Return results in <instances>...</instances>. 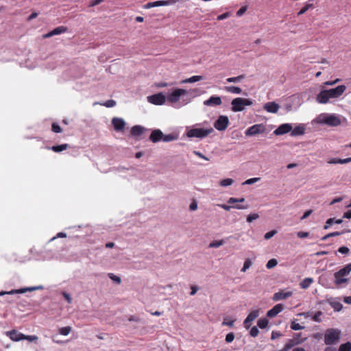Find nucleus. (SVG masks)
<instances>
[{
	"label": "nucleus",
	"mask_w": 351,
	"mask_h": 351,
	"mask_svg": "<svg viewBox=\"0 0 351 351\" xmlns=\"http://www.w3.org/2000/svg\"><path fill=\"white\" fill-rule=\"evenodd\" d=\"M199 93L198 88L186 90L183 88H174L167 94V101L173 108H180L189 104L191 99L197 96Z\"/></svg>",
	"instance_id": "1"
},
{
	"label": "nucleus",
	"mask_w": 351,
	"mask_h": 351,
	"mask_svg": "<svg viewBox=\"0 0 351 351\" xmlns=\"http://www.w3.org/2000/svg\"><path fill=\"white\" fill-rule=\"evenodd\" d=\"M346 90L345 85H339L333 88L322 90L316 97V101L321 104H326L332 99H339Z\"/></svg>",
	"instance_id": "2"
},
{
	"label": "nucleus",
	"mask_w": 351,
	"mask_h": 351,
	"mask_svg": "<svg viewBox=\"0 0 351 351\" xmlns=\"http://www.w3.org/2000/svg\"><path fill=\"white\" fill-rule=\"evenodd\" d=\"M347 119L340 114L322 113L314 119V122L319 125H326L330 127H337Z\"/></svg>",
	"instance_id": "3"
},
{
	"label": "nucleus",
	"mask_w": 351,
	"mask_h": 351,
	"mask_svg": "<svg viewBox=\"0 0 351 351\" xmlns=\"http://www.w3.org/2000/svg\"><path fill=\"white\" fill-rule=\"evenodd\" d=\"M351 272V263L346 265L343 268L334 274V283L338 287H345L349 281Z\"/></svg>",
	"instance_id": "4"
},
{
	"label": "nucleus",
	"mask_w": 351,
	"mask_h": 351,
	"mask_svg": "<svg viewBox=\"0 0 351 351\" xmlns=\"http://www.w3.org/2000/svg\"><path fill=\"white\" fill-rule=\"evenodd\" d=\"M252 104L253 101L250 99L237 97L231 101V110L234 112H241L245 109V106H252Z\"/></svg>",
	"instance_id": "5"
},
{
	"label": "nucleus",
	"mask_w": 351,
	"mask_h": 351,
	"mask_svg": "<svg viewBox=\"0 0 351 351\" xmlns=\"http://www.w3.org/2000/svg\"><path fill=\"white\" fill-rule=\"evenodd\" d=\"M341 337V330L337 328L327 329L324 334V342L326 345L338 343Z\"/></svg>",
	"instance_id": "6"
},
{
	"label": "nucleus",
	"mask_w": 351,
	"mask_h": 351,
	"mask_svg": "<svg viewBox=\"0 0 351 351\" xmlns=\"http://www.w3.org/2000/svg\"><path fill=\"white\" fill-rule=\"evenodd\" d=\"M213 132L212 128H186V136L189 138H203Z\"/></svg>",
	"instance_id": "7"
},
{
	"label": "nucleus",
	"mask_w": 351,
	"mask_h": 351,
	"mask_svg": "<svg viewBox=\"0 0 351 351\" xmlns=\"http://www.w3.org/2000/svg\"><path fill=\"white\" fill-rule=\"evenodd\" d=\"M266 132V126L263 123L254 124L245 131L246 136H253Z\"/></svg>",
	"instance_id": "8"
},
{
	"label": "nucleus",
	"mask_w": 351,
	"mask_h": 351,
	"mask_svg": "<svg viewBox=\"0 0 351 351\" xmlns=\"http://www.w3.org/2000/svg\"><path fill=\"white\" fill-rule=\"evenodd\" d=\"M43 289V286L39 285V286H35V287H24L21 288L19 289H12L9 291H0V296H3L4 295H13L16 293H25L27 291H33L36 290H41Z\"/></svg>",
	"instance_id": "9"
},
{
	"label": "nucleus",
	"mask_w": 351,
	"mask_h": 351,
	"mask_svg": "<svg viewBox=\"0 0 351 351\" xmlns=\"http://www.w3.org/2000/svg\"><path fill=\"white\" fill-rule=\"evenodd\" d=\"M229 125V119L227 116L220 115L214 123V127L218 131H224Z\"/></svg>",
	"instance_id": "10"
},
{
	"label": "nucleus",
	"mask_w": 351,
	"mask_h": 351,
	"mask_svg": "<svg viewBox=\"0 0 351 351\" xmlns=\"http://www.w3.org/2000/svg\"><path fill=\"white\" fill-rule=\"evenodd\" d=\"M147 101L152 104L160 106L166 102L167 95L159 93L147 97Z\"/></svg>",
	"instance_id": "11"
},
{
	"label": "nucleus",
	"mask_w": 351,
	"mask_h": 351,
	"mask_svg": "<svg viewBox=\"0 0 351 351\" xmlns=\"http://www.w3.org/2000/svg\"><path fill=\"white\" fill-rule=\"evenodd\" d=\"M174 3H176L175 0H160V1H154V2H148L147 3H146L143 5V8L145 9H149L152 8L158 7V6H167V5H169Z\"/></svg>",
	"instance_id": "12"
},
{
	"label": "nucleus",
	"mask_w": 351,
	"mask_h": 351,
	"mask_svg": "<svg viewBox=\"0 0 351 351\" xmlns=\"http://www.w3.org/2000/svg\"><path fill=\"white\" fill-rule=\"evenodd\" d=\"M259 314L260 311L258 309L250 312L243 322L244 327L248 329L251 326V323L259 316Z\"/></svg>",
	"instance_id": "13"
},
{
	"label": "nucleus",
	"mask_w": 351,
	"mask_h": 351,
	"mask_svg": "<svg viewBox=\"0 0 351 351\" xmlns=\"http://www.w3.org/2000/svg\"><path fill=\"white\" fill-rule=\"evenodd\" d=\"M292 130V125L291 123H283L279 125L274 131V134L280 136L285 134Z\"/></svg>",
	"instance_id": "14"
},
{
	"label": "nucleus",
	"mask_w": 351,
	"mask_h": 351,
	"mask_svg": "<svg viewBox=\"0 0 351 351\" xmlns=\"http://www.w3.org/2000/svg\"><path fill=\"white\" fill-rule=\"evenodd\" d=\"M222 104L221 98L219 96L213 95L204 101L206 106H217Z\"/></svg>",
	"instance_id": "15"
},
{
	"label": "nucleus",
	"mask_w": 351,
	"mask_h": 351,
	"mask_svg": "<svg viewBox=\"0 0 351 351\" xmlns=\"http://www.w3.org/2000/svg\"><path fill=\"white\" fill-rule=\"evenodd\" d=\"M112 124L117 132L123 131L125 126V121L123 119L118 117H114L112 119Z\"/></svg>",
	"instance_id": "16"
},
{
	"label": "nucleus",
	"mask_w": 351,
	"mask_h": 351,
	"mask_svg": "<svg viewBox=\"0 0 351 351\" xmlns=\"http://www.w3.org/2000/svg\"><path fill=\"white\" fill-rule=\"evenodd\" d=\"M163 137L162 132L159 129L154 130L149 136V140L152 143H158L159 141H162Z\"/></svg>",
	"instance_id": "17"
},
{
	"label": "nucleus",
	"mask_w": 351,
	"mask_h": 351,
	"mask_svg": "<svg viewBox=\"0 0 351 351\" xmlns=\"http://www.w3.org/2000/svg\"><path fill=\"white\" fill-rule=\"evenodd\" d=\"M284 309V306L282 304H278L275 305L272 308L269 310L267 313V316L268 317L272 318L276 316L279 313L282 311Z\"/></svg>",
	"instance_id": "18"
},
{
	"label": "nucleus",
	"mask_w": 351,
	"mask_h": 351,
	"mask_svg": "<svg viewBox=\"0 0 351 351\" xmlns=\"http://www.w3.org/2000/svg\"><path fill=\"white\" fill-rule=\"evenodd\" d=\"M6 335L12 341H19L23 340V334L15 330L6 332Z\"/></svg>",
	"instance_id": "19"
},
{
	"label": "nucleus",
	"mask_w": 351,
	"mask_h": 351,
	"mask_svg": "<svg viewBox=\"0 0 351 351\" xmlns=\"http://www.w3.org/2000/svg\"><path fill=\"white\" fill-rule=\"evenodd\" d=\"M264 110L270 113H276L279 109V105L274 101L265 103Z\"/></svg>",
	"instance_id": "20"
},
{
	"label": "nucleus",
	"mask_w": 351,
	"mask_h": 351,
	"mask_svg": "<svg viewBox=\"0 0 351 351\" xmlns=\"http://www.w3.org/2000/svg\"><path fill=\"white\" fill-rule=\"evenodd\" d=\"M305 132V126L304 124H298L291 131V136H297L303 135Z\"/></svg>",
	"instance_id": "21"
},
{
	"label": "nucleus",
	"mask_w": 351,
	"mask_h": 351,
	"mask_svg": "<svg viewBox=\"0 0 351 351\" xmlns=\"http://www.w3.org/2000/svg\"><path fill=\"white\" fill-rule=\"evenodd\" d=\"M292 295V292L287 291V292H282L279 291L274 294L273 295V300L274 301H278L281 300H285L288 298L289 297H291Z\"/></svg>",
	"instance_id": "22"
},
{
	"label": "nucleus",
	"mask_w": 351,
	"mask_h": 351,
	"mask_svg": "<svg viewBox=\"0 0 351 351\" xmlns=\"http://www.w3.org/2000/svg\"><path fill=\"white\" fill-rule=\"evenodd\" d=\"M67 31V28L64 26H59L55 29H53L52 31L47 33L46 35H45V38L51 37L55 35H59L62 33H64Z\"/></svg>",
	"instance_id": "23"
},
{
	"label": "nucleus",
	"mask_w": 351,
	"mask_h": 351,
	"mask_svg": "<svg viewBox=\"0 0 351 351\" xmlns=\"http://www.w3.org/2000/svg\"><path fill=\"white\" fill-rule=\"evenodd\" d=\"M351 162V157L345 159L332 158L328 160V164H346Z\"/></svg>",
	"instance_id": "24"
},
{
	"label": "nucleus",
	"mask_w": 351,
	"mask_h": 351,
	"mask_svg": "<svg viewBox=\"0 0 351 351\" xmlns=\"http://www.w3.org/2000/svg\"><path fill=\"white\" fill-rule=\"evenodd\" d=\"M224 90L229 93L232 94H241L242 93V90L239 86H224Z\"/></svg>",
	"instance_id": "25"
},
{
	"label": "nucleus",
	"mask_w": 351,
	"mask_h": 351,
	"mask_svg": "<svg viewBox=\"0 0 351 351\" xmlns=\"http://www.w3.org/2000/svg\"><path fill=\"white\" fill-rule=\"evenodd\" d=\"M305 340H306V338H304L302 340L298 341H295V339H289L287 341V342L285 343V345L284 346V348L288 351L290 349H291L294 346L301 343L303 341H304Z\"/></svg>",
	"instance_id": "26"
},
{
	"label": "nucleus",
	"mask_w": 351,
	"mask_h": 351,
	"mask_svg": "<svg viewBox=\"0 0 351 351\" xmlns=\"http://www.w3.org/2000/svg\"><path fill=\"white\" fill-rule=\"evenodd\" d=\"M145 129L143 126L135 125L132 128L131 134L133 136H140L145 132Z\"/></svg>",
	"instance_id": "27"
},
{
	"label": "nucleus",
	"mask_w": 351,
	"mask_h": 351,
	"mask_svg": "<svg viewBox=\"0 0 351 351\" xmlns=\"http://www.w3.org/2000/svg\"><path fill=\"white\" fill-rule=\"evenodd\" d=\"M203 80V77L201 75H193L191 77L184 79L180 82V84H186V83H195Z\"/></svg>",
	"instance_id": "28"
},
{
	"label": "nucleus",
	"mask_w": 351,
	"mask_h": 351,
	"mask_svg": "<svg viewBox=\"0 0 351 351\" xmlns=\"http://www.w3.org/2000/svg\"><path fill=\"white\" fill-rule=\"evenodd\" d=\"M217 206L226 210H230L232 208H236V209H246L248 208L247 206H243V205H234V206H228L227 204H217Z\"/></svg>",
	"instance_id": "29"
},
{
	"label": "nucleus",
	"mask_w": 351,
	"mask_h": 351,
	"mask_svg": "<svg viewBox=\"0 0 351 351\" xmlns=\"http://www.w3.org/2000/svg\"><path fill=\"white\" fill-rule=\"evenodd\" d=\"M313 282V279L312 278H305L300 282V287L304 289H308Z\"/></svg>",
	"instance_id": "30"
},
{
	"label": "nucleus",
	"mask_w": 351,
	"mask_h": 351,
	"mask_svg": "<svg viewBox=\"0 0 351 351\" xmlns=\"http://www.w3.org/2000/svg\"><path fill=\"white\" fill-rule=\"evenodd\" d=\"M245 77V75L228 77L226 80L228 83H240Z\"/></svg>",
	"instance_id": "31"
},
{
	"label": "nucleus",
	"mask_w": 351,
	"mask_h": 351,
	"mask_svg": "<svg viewBox=\"0 0 351 351\" xmlns=\"http://www.w3.org/2000/svg\"><path fill=\"white\" fill-rule=\"evenodd\" d=\"M178 138V135L175 134H164L162 139V141L163 142H171L176 141Z\"/></svg>",
	"instance_id": "32"
},
{
	"label": "nucleus",
	"mask_w": 351,
	"mask_h": 351,
	"mask_svg": "<svg viewBox=\"0 0 351 351\" xmlns=\"http://www.w3.org/2000/svg\"><path fill=\"white\" fill-rule=\"evenodd\" d=\"M341 223V219H335L334 218H330L326 221V224L324 226V229H328L334 223L340 224Z\"/></svg>",
	"instance_id": "33"
},
{
	"label": "nucleus",
	"mask_w": 351,
	"mask_h": 351,
	"mask_svg": "<svg viewBox=\"0 0 351 351\" xmlns=\"http://www.w3.org/2000/svg\"><path fill=\"white\" fill-rule=\"evenodd\" d=\"M68 147H69V145L65 143V144L52 146L49 149L55 152H60L63 150L66 149Z\"/></svg>",
	"instance_id": "34"
},
{
	"label": "nucleus",
	"mask_w": 351,
	"mask_h": 351,
	"mask_svg": "<svg viewBox=\"0 0 351 351\" xmlns=\"http://www.w3.org/2000/svg\"><path fill=\"white\" fill-rule=\"evenodd\" d=\"M233 182V180L231 178H226L220 181L219 185L223 187H226L232 185Z\"/></svg>",
	"instance_id": "35"
},
{
	"label": "nucleus",
	"mask_w": 351,
	"mask_h": 351,
	"mask_svg": "<svg viewBox=\"0 0 351 351\" xmlns=\"http://www.w3.org/2000/svg\"><path fill=\"white\" fill-rule=\"evenodd\" d=\"M269 321L266 318H261L258 319L257 325L258 326L261 328H265L268 325Z\"/></svg>",
	"instance_id": "36"
},
{
	"label": "nucleus",
	"mask_w": 351,
	"mask_h": 351,
	"mask_svg": "<svg viewBox=\"0 0 351 351\" xmlns=\"http://www.w3.org/2000/svg\"><path fill=\"white\" fill-rule=\"evenodd\" d=\"M252 262L250 258L245 259L243 266L242 269H241V271L242 272H245L247 271V269H248L252 266Z\"/></svg>",
	"instance_id": "37"
},
{
	"label": "nucleus",
	"mask_w": 351,
	"mask_h": 351,
	"mask_svg": "<svg viewBox=\"0 0 351 351\" xmlns=\"http://www.w3.org/2000/svg\"><path fill=\"white\" fill-rule=\"evenodd\" d=\"M71 331V327L70 326H65L62 327L59 329V332L62 335L66 336L68 335Z\"/></svg>",
	"instance_id": "38"
},
{
	"label": "nucleus",
	"mask_w": 351,
	"mask_h": 351,
	"mask_svg": "<svg viewBox=\"0 0 351 351\" xmlns=\"http://www.w3.org/2000/svg\"><path fill=\"white\" fill-rule=\"evenodd\" d=\"M351 350V343L347 342L341 344L339 348V351H350Z\"/></svg>",
	"instance_id": "39"
},
{
	"label": "nucleus",
	"mask_w": 351,
	"mask_h": 351,
	"mask_svg": "<svg viewBox=\"0 0 351 351\" xmlns=\"http://www.w3.org/2000/svg\"><path fill=\"white\" fill-rule=\"evenodd\" d=\"M223 240L215 241L209 244V247L217 248L224 244Z\"/></svg>",
	"instance_id": "40"
},
{
	"label": "nucleus",
	"mask_w": 351,
	"mask_h": 351,
	"mask_svg": "<svg viewBox=\"0 0 351 351\" xmlns=\"http://www.w3.org/2000/svg\"><path fill=\"white\" fill-rule=\"evenodd\" d=\"M259 218V215L257 213H250L247 215L246 221L248 223L252 222L254 220H256Z\"/></svg>",
	"instance_id": "41"
},
{
	"label": "nucleus",
	"mask_w": 351,
	"mask_h": 351,
	"mask_svg": "<svg viewBox=\"0 0 351 351\" xmlns=\"http://www.w3.org/2000/svg\"><path fill=\"white\" fill-rule=\"evenodd\" d=\"M101 106H106L107 108H112L114 107L116 105V101L113 99H108L103 104H99Z\"/></svg>",
	"instance_id": "42"
},
{
	"label": "nucleus",
	"mask_w": 351,
	"mask_h": 351,
	"mask_svg": "<svg viewBox=\"0 0 351 351\" xmlns=\"http://www.w3.org/2000/svg\"><path fill=\"white\" fill-rule=\"evenodd\" d=\"M261 180V178H252L246 180L244 182H243V185H250L254 184L257 182H258Z\"/></svg>",
	"instance_id": "43"
},
{
	"label": "nucleus",
	"mask_w": 351,
	"mask_h": 351,
	"mask_svg": "<svg viewBox=\"0 0 351 351\" xmlns=\"http://www.w3.org/2000/svg\"><path fill=\"white\" fill-rule=\"evenodd\" d=\"M304 327L297 323L295 321H293L291 324V328L293 330H299L303 329Z\"/></svg>",
	"instance_id": "44"
},
{
	"label": "nucleus",
	"mask_w": 351,
	"mask_h": 351,
	"mask_svg": "<svg viewBox=\"0 0 351 351\" xmlns=\"http://www.w3.org/2000/svg\"><path fill=\"white\" fill-rule=\"evenodd\" d=\"M278 264V261L275 258L270 259L266 264L267 269H271L276 267Z\"/></svg>",
	"instance_id": "45"
},
{
	"label": "nucleus",
	"mask_w": 351,
	"mask_h": 351,
	"mask_svg": "<svg viewBox=\"0 0 351 351\" xmlns=\"http://www.w3.org/2000/svg\"><path fill=\"white\" fill-rule=\"evenodd\" d=\"M313 7L312 3H307L304 7H303L298 13V15H302L304 14L308 9Z\"/></svg>",
	"instance_id": "46"
},
{
	"label": "nucleus",
	"mask_w": 351,
	"mask_h": 351,
	"mask_svg": "<svg viewBox=\"0 0 351 351\" xmlns=\"http://www.w3.org/2000/svg\"><path fill=\"white\" fill-rule=\"evenodd\" d=\"M108 276L109 278L113 280L114 282H115L117 284H120L121 282V280L120 278V277L117 276H115L113 274H108Z\"/></svg>",
	"instance_id": "47"
},
{
	"label": "nucleus",
	"mask_w": 351,
	"mask_h": 351,
	"mask_svg": "<svg viewBox=\"0 0 351 351\" xmlns=\"http://www.w3.org/2000/svg\"><path fill=\"white\" fill-rule=\"evenodd\" d=\"M235 319L228 320V318H225L222 322L223 326H228L229 327H233Z\"/></svg>",
	"instance_id": "48"
},
{
	"label": "nucleus",
	"mask_w": 351,
	"mask_h": 351,
	"mask_svg": "<svg viewBox=\"0 0 351 351\" xmlns=\"http://www.w3.org/2000/svg\"><path fill=\"white\" fill-rule=\"evenodd\" d=\"M234 337H235L234 334L233 332H230L226 335L225 340L227 343H229L234 341Z\"/></svg>",
	"instance_id": "49"
},
{
	"label": "nucleus",
	"mask_w": 351,
	"mask_h": 351,
	"mask_svg": "<svg viewBox=\"0 0 351 351\" xmlns=\"http://www.w3.org/2000/svg\"><path fill=\"white\" fill-rule=\"evenodd\" d=\"M322 315V313L321 311H317L315 313L313 316L312 317V319L316 322H321L320 316Z\"/></svg>",
	"instance_id": "50"
},
{
	"label": "nucleus",
	"mask_w": 351,
	"mask_h": 351,
	"mask_svg": "<svg viewBox=\"0 0 351 351\" xmlns=\"http://www.w3.org/2000/svg\"><path fill=\"white\" fill-rule=\"evenodd\" d=\"M52 130L55 133H60L62 132L60 126L56 123L52 124Z\"/></svg>",
	"instance_id": "51"
},
{
	"label": "nucleus",
	"mask_w": 351,
	"mask_h": 351,
	"mask_svg": "<svg viewBox=\"0 0 351 351\" xmlns=\"http://www.w3.org/2000/svg\"><path fill=\"white\" fill-rule=\"evenodd\" d=\"M27 340L29 341H34L38 339V337L36 335H23V340Z\"/></svg>",
	"instance_id": "52"
},
{
	"label": "nucleus",
	"mask_w": 351,
	"mask_h": 351,
	"mask_svg": "<svg viewBox=\"0 0 351 351\" xmlns=\"http://www.w3.org/2000/svg\"><path fill=\"white\" fill-rule=\"evenodd\" d=\"M277 233V231L274 230H271V231H269L268 232H267L265 235H264V238L266 239V240H268L269 239H271L272 237H274L276 234Z\"/></svg>",
	"instance_id": "53"
},
{
	"label": "nucleus",
	"mask_w": 351,
	"mask_h": 351,
	"mask_svg": "<svg viewBox=\"0 0 351 351\" xmlns=\"http://www.w3.org/2000/svg\"><path fill=\"white\" fill-rule=\"evenodd\" d=\"M258 332L259 331L256 326L252 327L250 331V334L252 337H256L258 335Z\"/></svg>",
	"instance_id": "54"
},
{
	"label": "nucleus",
	"mask_w": 351,
	"mask_h": 351,
	"mask_svg": "<svg viewBox=\"0 0 351 351\" xmlns=\"http://www.w3.org/2000/svg\"><path fill=\"white\" fill-rule=\"evenodd\" d=\"M62 295L63 297L64 298V299L66 300V302L69 303V304H71V302H72V298L71 296V295L69 293H68L67 292H62Z\"/></svg>",
	"instance_id": "55"
},
{
	"label": "nucleus",
	"mask_w": 351,
	"mask_h": 351,
	"mask_svg": "<svg viewBox=\"0 0 351 351\" xmlns=\"http://www.w3.org/2000/svg\"><path fill=\"white\" fill-rule=\"evenodd\" d=\"M193 154L196 155L197 156L205 160H209V158L205 156L204 154H202L201 152L198 151H193Z\"/></svg>",
	"instance_id": "56"
},
{
	"label": "nucleus",
	"mask_w": 351,
	"mask_h": 351,
	"mask_svg": "<svg viewBox=\"0 0 351 351\" xmlns=\"http://www.w3.org/2000/svg\"><path fill=\"white\" fill-rule=\"evenodd\" d=\"M197 208V203L196 202V201L193 200L191 204L189 205V209L191 210V211H194V210H196Z\"/></svg>",
	"instance_id": "57"
},
{
	"label": "nucleus",
	"mask_w": 351,
	"mask_h": 351,
	"mask_svg": "<svg viewBox=\"0 0 351 351\" xmlns=\"http://www.w3.org/2000/svg\"><path fill=\"white\" fill-rule=\"evenodd\" d=\"M341 80L337 78L334 81H326L324 82V85L326 86H333L336 84L337 82H339Z\"/></svg>",
	"instance_id": "58"
},
{
	"label": "nucleus",
	"mask_w": 351,
	"mask_h": 351,
	"mask_svg": "<svg viewBox=\"0 0 351 351\" xmlns=\"http://www.w3.org/2000/svg\"><path fill=\"white\" fill-rule=\"evenodd\" d=\"M313 213V210H306L304 214L301 217L300 219L301 220H304L305 219H306L307 217H308L310 216V215Z\"/></svg>",
	"instance_id": "59"
},
{
	"label": "nucleus",
	"mask_w": 351,
	"mask_h": 351,
	"mask_svg": "<svg viewBox=\"0 0 351 351\" xmlns=\"http://www.w3.org/2000/svg\"><path fill=\"white\" fill-rule=\"evenodd\" d=\"M338 251L341 254H347L349 252V248L346 246H342L339 248Z\"/></svg>",
	"instance_id": "60"
},
{
	"label": "nucleus",
	"mask_w": 351,
	"mask_h": 351,
	"mask_svg": "<svg viewBox=\"0 0 351 351\" xmlns=\"http://www.w3.org/2000/svg\"><path fill=\"white\" fill-rule=\"evenodd\" d=\"M281 336V333L278 331H272L271 332V339H276Z\"/></svg>",
	"instance_id": "61"
},
{
	"label": "nucleus",
	"mask_w": 351,
	"mask_h": 351,
	"mask_svg": "<svg viewBox=\"0 0 351 351\" xmlns=\"http://www.w3.org/2000/svg\"><path fill=\"white\" fill-rule=\"evenodd\" d=\"M297 236L299 237V238H306V237H308V232H298L297 233Z\"/></svg>",
	"instance_id": "62"
},
{
	"label": "nucleus",
	"mask_w": 351,
	"mask_h": 351,
	"mask_svg": "<svg viewBox=\"0 0 351 351\" xmlns=\"http://www.w3.org/2000/svg\"><path fill=\"white\" fill-rule=\"evenodd\" d=\"M104 0H93L90 2V7H93V6H95L97 5H99V3H101V2H103Z\"/></svg>",
	"instance_id": "63"
},
{
	"label": "nucleus",
	"mask_w": 351,
	"mask_h": 351,
	"mask_svg": "<svg viewBox=\"0 0 351 351\" xmlns=\"http://www.w3.org/2000/svg\"><path fill=\"white\" fill-rule=\"evenodd\" d=\"M229 16V14L228 12L220 14L217 16V20L221 21Z\"/></svg>",
	"instance_id": "64"
}]
</instances>
